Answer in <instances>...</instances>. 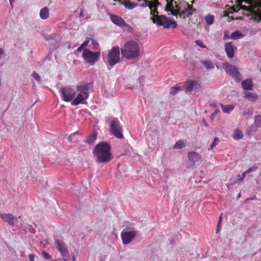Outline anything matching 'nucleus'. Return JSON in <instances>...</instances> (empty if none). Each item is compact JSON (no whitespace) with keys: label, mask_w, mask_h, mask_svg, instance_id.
<instances>
[{"label":"nucleus","mask_w":261,"mask_h":261,"mask_svg":"<svg viewBox=\"0 0 261 261\" xmlns=\"http://www.w3.org/2000/svg\"><path fill=\"white\" fill-rule=\"evenodd\" d=\"M43 255L45 259H49L51 258V256L46 252H43Z\"/></svg>","instance_id":"obj_40"},{"label":"nucleus","mask_w":261,"mask_h":261,"mask_svg":"<svg viewBox=\"0 0 261 261\" xmlns=\"http://www.w3.org/2000/svg\"><path fill=\"white\" fill-rule=\"evenodd\" d=\"M223 112L225 113H229L234 108V105H221Z\"/></svg>","instance_id":"obj_24"},{"label":"nucleus","mask_w":261,"mask_h":261,"mask_svg":"<svg viewBox=\"0 0 261 261\" xmlns=\"http://www.w3.org/2000/svg\"><path fill=\"white\" fill-rule=\"evenodd\" d=\"M35 256L34 254H30L29 255V259L30 261H34Z\"/></svg>","instance_id":"obj_45"},{"label":"nucleus","mask_w":261,"mask_h":261,"mask_svg":"<svg viewBox=\"0 0 261 261\" xmlns=\"http://www.w3.org/2000/svg\"><path fill=\"white\" fill-rule=\"evenodd\" d=\"M1 219L5 222H7L9 225L13 226L14 217L12 214H3L0 215Z\"/></svg>","instance_id":"obj_18"},{"label":"nucleus","mask_w":261,"mask_h":261,"mask_svg":"<svg viewBox=\"0 0 261 261\" xmlns=\"http://www.w3.org/2000/svg\"><path fill=\"white\" fill-rule=\"evenodd\" d=\"M243 135L242 132L238 129H234L233 132V138L235 140H239L242 138Z\"/></svg>","instance_id":"obj_25"},{"label":"nucleus","mask_w":261,"mask_h":261,"mask_svg":"<svg viewBox=\"0 0 261 261\" xmlns=\"http://www.w3.org/2000/svg\"><path fill=\"white\" fill-rule=\"evenodd\" d=\"M121 55L125 59L131 60L138 57L140 54V46L138 42L128 40L120 48Z\"/></svg>","instance_id":"obj_3"},{"label":"nucleus","mask_w":261,"mask_h":261,"mask_svg":"<svg viewBox=\"0 0 261 261\" xmlns=\"http://www.w3.org/2000/svg\"><path fill=\"white\" fill-rule=\"evenodd\" d=\"M204 20L207 25H211L214 23V16L211 14H209L205 16Z\"/></svg>","instance_id":"obj_28"},{"label":"nucleus","mask_w":261,"mask_h":261,"mask_svg":"<svg viewBox=\"0 0 261 261\" xmlns=\"http://www.w3.org/2000/svg\"><path fill=\"white\" fill-rule=\"evenodd\" d=\"M223 67L226 72L236 81L240 82L241 80V76L235 66L226 62L223 64Z\"/></svg>","instance_id":"obj_9"},{"label":"nucleus","mask_w":261,"mask_h":261,"mask_svg":"<svg viewBox=\"0 0 261 261\" xmlns=\"http://www.w3.org/2000/svg\"><path fill=\"white\" fill-rule=\"evenodd\" d=\"M55 243L57 249L60 252L63 259L70 260V252L65 243L62 240L57 239L55 240Z\"/></svg>","instance_id":"obj_8"},{"label":"nucleus","mask_w":261,"mask_h":261,"mask_svg":"<svg viewBox=\"0 0 261 261\" xmlns=\"http://www.w3.org/2000/svg\"><path fill=\"white\" fill-rule=\"evenodd\" d=\"M84 10L81 8L80 9V14H79V17L80 18H82L83 16H84Z\"/></svg>","instance_id":"obj_44"},{"label":"nucleus","mask_w":261,"mask_h":261,"mask_svg":"<svg viewBox=\"0 0 261 261\" xmlns=\"http://www.w3.org/2000/svg\"><path fill=\"white\" fill-rule=\"evenodd\" d=\"M97 136L96 134L90 135L88 139L85 141V142L89 144H91L96 140Z\"/></svg>","instance_id":"obj_33"},{"label":"nucleus","mask_w":261,"mask_h":261,"mask_svg":"<svg viewBox=\"0 0 261 261\" xmlns=\"http://www.w3.org/2000/svg\"><path fill=\"white\" fill-rule=\"evenodd\" d=\"M242 88L247 90H252L253 89V84L252 80L250 79L243 81L242 82Z\"/></svg>","instance_id":"obj_21"},{"label":"nucleus","mask_w":261,"mask_h":261,"mask_svg":"<svg viewBox=\"0 0 261 261\" xmlns=\"http://www.w3.org/2000/svg\"><path fill=\"white\" fill-rule=\"evenodd\" d=\"M214 115H215V113L212 114V117H214Z\"/></svg>","instance_id":"obj_55"},{"label":"nucleus","mask_w":261,"mask_h":261,"mask_svg":"<svg viewBox=\"0 0 261 261\" xmlns=\"http://www.w3.org/2000/svg\"><path fill=\"white\" fill-rule=\"evenodd\" d=\"M45 40L48 41L49 40L53 39V37L51 36H46L45 37Z\"/></svg>","instance_id":"obj_47"},{"label":"nucleus","mask_w":261,"mask_h":261,"mask_svg":"<svg viewBox=\"0 0 261 261\" xmlns=\"http://www.w3.org/2000/svg\"><path fill=\"white\" fill-rule=\"evenodd\" d=\"M229 38H230V36H229L227 34V32L226 31H225L224 34V37H223V39L225 40V39H229Z\"/></svg>","instance_id":"obj_43"},{"label":"nucleus","mask_w":261,"mask_h":261,"mask_svg":"<svg viewBox=\"0 0 261 261\" xmlns=\"http://www.w3.org/2000/svg\"><path fill=\"white\" fill-rule=\"evenodd\" d=\"M89 43V40H86L85 41L83 42V43L81 45V46L84 48L85 47H86Z\"/></svg>","instance_id":"obj_41"},{"label":"nucleus","mask_w":261,"mask_h":261,"mask_svg":"<svg viewBox=\"0 0 261 261\" xmlns=\"http://www.w3.org/2000/svg\"><path fill=\"white\" fill-rule=\"evenodd\" d=\"M201 63L207 69H213L214 68L213 63L210 60L201 61Z\"/></svg>","instance_id":"obj_29"},{"label":"nucleus","mask_w":261,"mask_h":261,"mask_svg":"<svg viewBox=\"0 0 261 261\" xmlns=\"http://www.w3.org/2000/svg\"><path fill=\"white\" fill-rule=\"evenodd\" d=\"M79 133L78 132H74L71 134L68 137V140L70 142H76L78 140V139L76 138V136L79 135Z\"/></svg>","instance_id":"obj_34"},{"label":"nucleus","mask_w":261,"mask_h":261,"mask_svg":"<svg viewBox=\"0 0 261 261\" xmlns=\"http://www.w3.org/2000/svg\"><path fill=\"white\" fill-rule=\"evenodd\" d=\"M238 177H239V178H238V180H237V181H238L239 182H242V181L243 180V179H243V178H242V177H240V175H238Z\"/></svg>","instance_id":"obj_48"},{"label":"nucleus","mask_w":261,"mask_h":261,"mask_svg":"<svg viewBox=\"0 0 261 261\" xmlns=\"http://www.w3.org/2000/svg\"><path fill=\"white\" fill-rule=\"evenodd\" d=\"M110 19L113 23L119 27L123 28L128 26V24L124 21L123 19L120 16L115 15H111Z\"/></svg>","instance_id":"obj_16"},{"label":"nucleus","mask_w":261,"mask_h":261,"mask_svg":"<svg viewBox=\"0 0 261 261\" xmlns=\"http://www.w3.org/2000/svg\"><path fill=\"white\" fill-rule=\"evenodd\" d=\"M32 76L34 77V79L38 81V82H39L40 81V76L39 75V74L36 73V72H34L32 74Z\"/></svg>","instance_id":"obj_37"},{"label":"nucleus","mask_w":261,"mask_h":261,"mask_svg":"<svg viewBox=\"0 0 261 261\" xmlns=\"http://www.w3.org/2000/svg\"><path fill=\"white\" fill-rule=\"evenodd\" d=\"M54 261H63V260L61 258H58V259H55Z\"/></svg>","instance_id":"obj_53"},{"label":"nucleus","mask_w":261,"mask_h":261,"mask_svg":"<svg viewBox=\"0 0 261 261\" xmlns=\"http://www.w3.org/2000/svg\"><path fill=\"white\" fill-rule=\"evenodd\" d=\"M84 48H83L81 45L77 48V51H81L82 50H84Z\"/></svg>","instance_id":"obj_49"},{"label":"nucleus","mask_w":261,"mask_h":261,"mask_svg":"<svg viewBox=\"0 0 261 261\" xmlns=\"http://www.w3.org/2000/svg\"><path fill=\"white\" fill-rule=\"evenodd\" d=\"M165 1L167 2L165 9L166 11H167V12L170 11V14L176 16H177V15H179V14H180L179 12L180 8L177 4L175 5V8H173L174 6L172 3L173 0H171L170 2H169V0Z\"/></svg>","instance_id":"obj_14"},{"label":"nucleus","mask_w":261,"mask_h":261,"mask_svg":"<svg viewBox=\"0 0 261 261\" xmlns=\"http://www.w3.org/2000/svg\"><path fill=\"white\" fill-rule=\"evenodd\" d=\"M186 5L187 6V9L181 11L179 14V16L180 17L183 16V18L189 17L191 16L193 14V11H194L192 7H190L188 3L186 4Z\"/></svg>","instance_id":"obj_20"},{"label":"nucleus","mask_w":261,"mask_h":261,"mask_svg":"<svg viewBox=\"0 0 261 261\" xmlns=\"http://www.w3.org/2000/svg\"><path fill=\"white\" fill-rule=\"evenodd\" d=\"M201 157V154L194 151L188 153V158L191 166L195 165V163L200 160Z\"/></svg>","instance_id":"obj_15"},{"label":"nucleus","mask_w":261,"mask_h":261,"mask_svg":"<svg viewBox=\"0 0 261 261\" xmlns=\"http://www.w3.org/2000/svg\"><path fill=\"white\" fill-rule=\"evenodd\" d=\"M88 98H86L84 94L79 93L71 102V105L73 106H77L81 103L83 104Z\"/></svg>","instance_id":"obj_17"},{"label":"nucleus","mask_w":261,"mask_h":261,"mask_svg":"<svg viewBox=\"0 0 261 261\" xmlns=\"http://www.w3.org/2000/svg\"><path fill=\"white\" fill-rule=\"evenodd\" d=\"M222 220V215H221L219 218L217 226H221Z\"/></svg>","instance_id":"obj_46"},{"label":"nucleus","mask_w":261,"mask_h":261,"mask_svg":"<svg viewBox=\"0 0 261 261\" xmlns=\"http://www.w3.org/2000/svg\"><path fill=\"white\" fill-rule=\"evenodd\" d=\"M14 2V0H9V2H10V4L11 5V6H12V4Z\"/></svg>","instance_id":"obj_52"},{"label":"nucleus","mask_w":261,"mask_h":261,"mask_svg":"<svg viewBox=\"0 0 261 261\" xmlns=\"http://www.w3.org/2000/svg\"><path fill=\"white\" fill-rule=\"evenodd\" d=\"M182 90H184L183 86H173L170 88L169 93L170 95H175L179 91H181Z\"/></svg>","instance_id":"obj_27"},{"label":"nucleus","mask_w":261,"mask_h":261,"mask_svg":"<svg viewBox=\"0 0 261 261\" xmlns=\"http://www.w3.org/2000/svg\"><path fill=\"white\" fill-rule=\"evenodd\" d=\"M219 142H220V139L217 137H215L214 138L213 142L210 146V149H213L216 145H217L218 144V143Z\"/></svg>","instance_id":"obj_35"},{"label":"nucleus","mask_w":261,"mask_h":261,"mask_svg":"<svg viewBox=\"0 0 261 261\" xmlns=\"http://www.w3.org/2000/svg\"><path fill=\"white\" fill-rule=\"evenodd\" d=\"M225 49L228 58H232L234 56V47L231 42L225 44Z\"/></svg>","instance_id":"obj_19"},{"label":"nucleus","mask_w":261,"mask_h":261,"mask_svg":"<svg viewBox=\"0 0 261 261\" xmlns=\"http://www.w3.org/2000/svg\"><path fill=\"white\" fill-rule=\"evenodd\" d=\"M91 87L92 84L91 83L82 82L77 85L76 89L79 93L84 94L86 98H88L89 90Z\"/></svg>","instance_id":"obj_12"},{"label":"nucleus","mask_w":261,"mask_h":261,"mask_svg":"<svg viewBox=\"0 0 261 261\" xmlns=\"http://www.w3.org/2000/svg\"><path fill=\"white\" fill-rule=\"evenodd\" d=\"M122 126L120 121L117 118H113L110 124V131L111 134L118 139H123L124 136L122 134Z\"/></svg>","instance_id":"obj_6"},{"label":"nucleus","mask_w":261,"mask_h":261,"mask_svg":"<svg viewBox=\"0 0 261 261\" xmlns=\"http://www.w3.org/2000/svg\"><path fill=\"white\" fill-rule=\"evenodd\" d=\"M256 127L254 125H251L246 129V133L248 135H252L256 132Z\"/></svg>","instance_id":"obj_31"},{"label":"nucleus","mask_w":261,"mask_h":261,"mask_svg":"<svg viewBox=\"0 0 261 261\" xmlns=\"http://www.w3.org/2000/svg\"><path fill=\"white\" fill-rule=\"evenodd\" d=\"M195 43L198 46L201 47V48H205L206 47V46L203 44V42L201 40H196Z\"/></svg>","instance_id":"obj_38"},{"label":"nucleus","mask_w":261,"mask_h":261,"mask_svg":"<svg viewBox=\"0 0 261 261\" xmlns=\"http://www.w3.org/2000/svg\"><path fill=\"white\" fill-rule=\"evenodd\" d=\"M236 2L238 4L236 8L232 6L230 8L229 11L231 13L237 12L240 9H243L254 15L257 14L259 9L258 3L256 0H236Z\"/></svg>","instance_id":"obj_4"},{"label":"nucleus","mask_w":261,"mask_h":261,"mask_svg":"<svg viewBox=\"0 0 261 261\" xmlns=\"http://www.w3.org/2000/svg\"><path fill=\"white\" fill-rule=\"evenodd\" d=\"M141 1L142 0H137L138 2ZM143 1V3L140 4L125 0L124 2V6L129 9H132L137 6H140L143 7L148 6L150 10V14L152 15L150 19L154 23H155L159 26H163L166 29H175L176 28L177 23L175 20H173L165 15H158L157 7L160 4L157 0H154L153 3H151L147 0Z\"/></svg>","instance_id":"obj_1"},{"label":"nucleus","mask_w":261,"mask_h":261,"mask_svg":"<svg viewBox=\"0 0 261 261\" xmlns=\"http://www.w3.org/2000/svg\"><path fill=\"white\" fill-rule=\"evenodd\" d=\"M72 259L73 261L75 260V256H73Z\"/></svg>","instance_id":"obj_54"},{"label":"nucleus","mask_w":261,"mask_h":261,"mask_svg":"<svg viewBox=\"0 0 261 261\" xmlns=\"http://www.w3.org/2000/svg\"><path fill=\"white\" fill-rule=\"evenodd\" d=\"M68 260H66V259H63V261H68Z\"/></svg>","instance_id":"obj_56"},{"label":"nucleus","mask_w":261,"mask_h":261,"mask_svg":"<svg viewBox=\"0 0 261 261\" xmlns=\"http://www.w3.org/2000/svg\"><path fill=\"white\" fill-rule=\"evenodd\" d=\"M121 50L118 46L113 47L107 56V62L109 65L113 66L120 61Z\"/></svg>","instance_id":"obj_5"},{"label":"nucleus","mask_w":261,"mask_h":261,"mask_svg":"<svg viewBox=\"0 0 261 261\" xmlns=\"http://www.w3.org/2000/svg\"><path fill=\"white\" fill-rule=\"evenodd\" d=\"M201 88L200 84L196 81H188L183 86V89L186 93H191L192 91L194 93L197 92Z\"/></svg>","instance_id":"obj_11"},{"label":"nucleus","mask_w":261,"mask_h":261,"mask_svg":"<svg viewBox=\"0 0 261 261\" xmlns=\"http://www.w3.org/2000/svg\"><path fill=\"white\" fill-rule=\"evenodd\" d=\"M83 59L88 63L94 65L100 56L99 51L92 52L89 49H84L82 55Z\"/></svg>","instance_id":"obj_7"},{"label":"nucleus","mask_w":261,"mask_h":261,"mask_svg":"<svg viewBox=\"0 0 261 261\" xmlns=\"http://www.w3.org/2000/svg\"><path fill=\"white\" fill-rule=\"evenodd\" d=\"M5 57L6 54L4 49L0 47V64L1 63L2 58Z\"/></svg>","instance_id":"obj_36"},{"label":"nucleus","mask_w":261,"mask_h":261,"mask_svg":"<svg viewBox=\"0 0 261 261\" xmlns=\"http://www.w3.org/2000/svg\"><path fill=\"white\" fill-rule=\"evenodd\" d=\"M248 174L246 171H245L243 174H242V177L243 178V179H244V178L245 177L246 174Z\"/></svg>","instance_id":"obj_51"},{"label":"nucleus","mask_w":261,"mask_h":261,"mask_svg":"<svg viewBox=\"0 0 261 261\" xmlns=\"http://www.w3.org/2000/svg\"><path fill=\"white\" fill-rule=\"evenodd\" d=\"M254 125L257 127H261V116L256 115L254 117Z\"/></svg>","instance_id":"obj_32"},{"label":"nucleus","mask_w":261,"mask_h":261,"mask_svg":"<svg viewBox=\"0 0 261 261\" xmlns=\"http://www.w3.org/2000/svg\"><path fill=\"white\" fill-rule=\"evenodd\" d=\"M244 36V35L239 31H236L231 34L230 38L233 40L241 39Z\"/></svg>","instance_id":"obj_26"},{"label":"nucleus","mask_w":261,"mask_h":261,"mask_svg":"<svg viewBox=\"0 0 261 261\" xmlns=\"http://www.w3.org/2000/svg\"><path fill=\"white\" fill-rule=\"evenodd\" d=\"M111 145L107 142H101L94 148L93 153L96 158L97 163H107L112 159L110 150Z\"/></svg>","instance_id":"obj_2"},{"label":"nucleus","mask_w":261,"mask_h":261,"mask_svg":"<svg viewBox=\"0 0 261 261\" xmlns=\"http://www.w3.org/2000/svg\"><path fill=\"white\" fill-rule=\"evenodd\" d=\"M186 145V143L184 140H180L176 142L175 145L173 146L174 149H181L184 147Z\"/></svg>","instance_id":"obj_30"},{"label":"nucleus","mask_w":261,"mask_h":261,"mask_svg":"<svg viewBox=\"0 0 261 261\" xmlns=\"http://www.w3.org/2000/svg\"><path fill=\"white\" fill-rule=\"evenodd\" d=\"M40 17L42 19H46L49 17V10L47 7L42 8L39 13Z\"/></svg>","instance_id":"obj_23"},{"label":"nucleus","mask_w":261,"mask_h":261,"mask_svg":"<svg viewBox=\"0 0 261 261\" xmlns=\"http://www.w3.org/2000/svg\"><path fill=\"white\" fill-rule=\"evenodd\" d=\"M257 167L256 166H253L251 168H249L248 169L246 170V171L247 173H249L255 171L257 170Z\"/></svg>","instance_id":"obj_39"},{"label":"nucleus","mask_w":261,"mask_h":261,"mask_svg":"<svg viewBox=\"0 0 261 261\" xmlns=\"http://www.w3.org/2000/svg\"><path fill=\"white\" fill-rule=\"evenodd\" d=\"M240 197V194H239V195H238V197Z\"/></svg>","instance_id":"obj_57"},{"label":"nucleus","mask_w":261,"mask_h":261,"mask_svg":"<svg viewBox=\"0 0 261 261\" xmlns=\"http://www.w3.org/2000/svg\"><path fill=\"white\" fill-rule=\"evenodd\" d=\"M221 229V226H217V228L216 229V233H218Z\"/></svg>","instance_id":"obj_50"},{"label":"nucleus","mask_w":261,"mask_h":261,"mask_svg":"<svg viewBox=\"0 0 261 261\" xmlns=\"http://www.w3.org/2000/svg\"><path fill=\"white\" fill-rule=\"evenodd\" d=\"M92 44L95 48L98 46V44L94 40H92Z\"/></svg>","instance_id":"obj_42"},{"label":"nucleus","mask_w":261,"mask_h":261,"mask_svg":"<svg viewBox=\"0 0 261 261\" xmlns=\"http://www.w3.org/2000/svg\"><path fill=\"white\" fill-rule=\"evenodd\" d=\"M137 235L136 231H122L121 233V237L123 244H129Z\"/></svg>","instance_id":"obj_13"},{"label":"nucleus","mask_w":261,"mask_h":261,"mask_svg":"<svg viewBox=\"0 0 261 261\" xmlns=\"http://www.w3.org/2000/svg\"><path fill=\"white\" fill-rule=\"evenodd\" d=\"M59 92L62 99L66 102L70 101L75 96L74 90L67 86L60 88Z\"/></svg>","instance_id":"obj_10"},{"label":"nucleus","mask_w":261,"mask_h":261,"mask_svg":"<svg viewBox=\"0 0 261 261\" xmlns=\"http://www.w3.org/2000/svg\"><path fill=\"white\" fill-rule=\"evenodd\" d=\"M244 97L250 101L254 102L257 99L258 94L254 92H247L245 93Z\"/></svg>","instance_id":"obj_22"}]
</instances>
